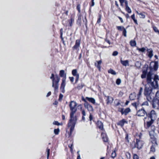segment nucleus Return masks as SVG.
I'll list each match as a JSON object with an SVG mask.
<instances>
[{
    "label": "nucleus",
    "mask_w": 159,
    "mask_h": 159,
    "mask_svg": "<svg viewBox=\"0 0 159 159\" xmlns=\"http://www.w3.org/2000/svg\"><path fill=\"white\" fill-rule=\"evenodd\" d=\"M147 84L145 86L144 94L147 100L151 102L154 98L153 89H157L158 87L159 76L150 72L147 75Z\"/></svg>",
    "instance_id": "nucleus-1"
},
{
    "label": "nucleus",
    "mask_w": 159,
    "mask_h": 159,
    "mask_svg": "<svg viewBox=\"0 0 159 159\" xmlns=\"http://www.w3.org/2000/svg\"><path fill=\"white\" fill-rule=\"evenodd\" d=\"M77 104L75 102L72 101L70 102V110L71 112L70 114V123L72 124V126L70 128V134L71 131L74 129L77 119L75 113L77 110Z\"/></svg>",
    "instance_id": "nucleus-2"
},
{
    "label": "nucleus",
    "mask_w": 159,
    "mask_h": 159,
    "mask_svg": "<svg viewBox=\"0 0 159 159\" xmlns=\"http://www.w3.org/2000/svg\"><path fill=\"white\" fill-rule=\"evenodd\" d=\"M157 118V114L153 110H152L148 115L147 114V117L144 118V121L145 122L146 121L148 127L150 126Z\"/></svg>",
    "instance_id": "nucleus-3"
},
{
    "label": "nucleus",
    "mask_w": 159,
    "mask_h": 159,
    "mask_svg": "<svg viewBox=\"0 0 159 159\" xmlns=\"http://www.w3.org/2000/svg\"><path fill=\"white\" fill-rule=\"evenodd\" d=\"M50 78L52 80V87L54 88L55 93L58 92L59 87L58 83L60 80V77L57 75H54L52 73Z\"/></svg>",
    "instance_id": "nucleus-4"
},
{
    "label": "nucleus",
    "mask_w": 159,
    "mask_h": 159,
    "mask_svg": "<svg viewBox=\"0 0 159 159\" xmlns=\"http://www.w3.org/2000/svg\"><path fill=\"white\" fill-rule=\"evenodd\" d=\"M84 106L85 108L87 109L89 111H93V107L88 102H86L84 103Z\"/></svg>",
    "instance_id": "nucleus-5"
},
{
    "label": "nucleus",
    "mask_w": 159,
    "mask_h": 159,
    "mask_svg": "<svg viewBox=\"0 0 159 159\" xmlns=\"http://www.w3.org/2000/svg\"><path fill=\"white\" fill-rule=\"evenodd\" d=\"M143 144V141L136 139V143L135 145L136 147H137L138 149H140L142 148Z\"/></svg>",
    "instance_id": "nucleus-6"
},
{
    "label": "nucleus",
    "mask_w": 159,
    "mask_h": 159,
    "mask_svg": "<svg viewBox=\"0 0 159 159\" xmlns=\"http://www.w3.org/2000/svg\"><path fill=\"white\" fill-rule=\"evenodd\" d=\"M66 80H65V78H62V81L60 88V89L61 90V92L63 93H64L65 92L64 88L66 85Z\"/></svg>",
    "instance_id": "nucleus-7"
},
{
    "label": "nucleus",
    "mask_w": 159,
    "mask_h": 159,
    "mask_svg": "<svg viewBox=\"0 0 159 159\" xmlns=\"http://www.w3.org/2000/svg\"><path fill=\"white\" fill-rule=\"evenodd\" d=\"M145 114H147L145 111L144 109H141L138 111L137 115L138 116H144Z\"/></svg>",
    "instance_id": "nucleus-8"
},
{
    "label": "nucleus",
    "mask_w": 159,
    "mask_h": 159,
    "mask_svg": "<svg viewBox=\"0 0 159 159\" xmlns=\"http://www.w3.org/2000/svg\"><path fill=\"white\" fill-rule=\"evenodd\" d=\"M72 75L76 76V80L75 83H76L77 82L79 79V75L77 73V70L76 69H74L72 70Z\"/></svg>",
    "instance_id": "nucleus-9"
},
{
    "label": "nucleus",
    "mask_w": 159,
    "mask_h": 159,
    "mask_svg": "<svg viewBox=\"0 0 159 159\" xmlns=\"http://www.w3.org/2000/svg\"><path fill=\"white\" fill-rule=\"evenodd\" d=\"M79 107H80L81 109L82 114V120L84 121H85V118L84 116H86V112L84 109H82V107L81 105H79Z\"/></svg>",
    "instance_id": "nucleus-10"
},
{
    "label": "nucleus",
    "mask_w": 159,
    "mask_h": 159,
    "mask_svg": "<svg viewBox=\"0 0 159 159\" xmlns=\"http://www.w3.org/2000/svg\"><path fill=\"white\" fill-rule=\"evenodd\" d=\"M80 44V41L79 40H77L75 45L73 47L74 49H76L77 51L79 50V47Z\"/></svg>",
    "instance_id": "nucleus-11"
},
{
    "label": "nucleus",
    "mask_w": 159,
    "mask_h": 159,
    "mask_svg": "<svg viewBox=\"0 0 159 159\" xmlns=\"http://www.w3.org/2000/svg\"><path fill=\"white\" fill-rule=\"evenodd\" d=\"M130 111V109L129 108H127L125 109V110H124L123 109H121L120 111L122 114H125V115H126Z\"/></svg>",
    "instance_id": "nucleus-12"
},
{
    "label": "nucleus",
    "mask_w": 159,
    "mask_h": 159,
    "mask_svg": "<svg viewBox=\"0 0 159 159\" xmlns=\"http://www.w3.org/2000/svg\"><path fill=\"white\" fill-rule=\"evenodd\" d=\"M101 137L103 141L104 142H107L108 140L107 138L106 134L104 133V132H103L101 133Z\"/></svg>",
    "instance_id": "nucleus-13"
},
{
    "label": "nucleus",
    "mask_w": 159,
    "mask_h": 159,
    "mask_svg": "<svg viewBox=\"0 0 159 159\" xmlns=\"http://www.w3.org/2000/svg\"><path fill=\"white\" fill-rule=\"evenodd\" d=\"M157 145V144L156 142H155V143H153L152 145L151 146L150 148V151L152 152H154L155 151V148Z\"/></svg>",
    "instance_id": "nucleus-14"
},
{
    "label": "nucleus",
    "mask_w": 159,
    "mask_h": 159,
    "mask_svg": "<svg viewBox=\"0 0 159 159\" xmlns=\"http://www.w3.org/2000/svg\"><path fill=\"white\" fill-rule=\"evenodd\" d=\"M98 127L100 129L102 130L103 129V124L102 122L100 121H98L97 123Z\"/></svg>",
    "instance_id": "nucleus-15"
},
{
    "label": "nucleus",
    "mask_w": 159,
    "mask_h": 159,
    "mask_svg": "<svg viewBox=\"0 0 159 159\" xmlns=\"http://www.w3.org/2000/svg\"><path fill=\"white\" fill-rule=\"evenodd\" d=\"M86 99L87 100L93 103V104H95V100L93 98L86 97Z\"/></svg>",
    "instance_id": "nucleus-16"
},
{
    "label": "nucleus",
    "mask_w": 159,
    "mask_h": 159,
    "mask_svg": "<svg viewBox=\"0 0 159 159\" xmlns=\"http://www.w3.org/2000/svg\"><path fill=\"white\" fill-rule=\"evenodd\" d=\"M59 75L60 77H62L63 78H65L66 80V75L65 73L64 70H61L60 71Z\"/></svg>",
    "instance_id": "nucleus-17"
},
{
    "label": "nucleus",
    "mask_w": 159,
    "mask_h": 159,
    "mask_svg": "<svg viewBox=\"0 0 159 159\" xmlns=\"http://www.w3.org/2000/svg\"><path fill=\"white\" fill-rule=\"evenodd\" d=\"M106 101L107 103V104H111L112 102L113 99L112 97H110L109 96H108L107 97V99Z\"/></svg>",
    "instance_id": "nucleus-18"
},
{
    "label": "nucleus",
    "mask_w": 159,
    "mask_h": 159,
    "mask_svg": "<svg viewBox=\"0 0 159 159\" xmlns=\"http://www.w3.org/2000/svg\"><path fill=\"white\" fill-rule=\"evenodd\" d=\"M125 123H127V122L125 120L123 119L120 121L118 123V125H120L121 127H123Z\"/></svg>",
    "instance_id": "nucleus-19"
},
{
    "label": "nucleus",
    "mask_w": 159,
    "mask_h": 159,
    "mask_svg": "<svg viewBox=\"0 0 159 159\" xmlns=\"http://www.w3.org/2000/svg\"><path fill=\"white\" fill-rule=\"evenodd\" d=\"M147 51L148 53V56L150 58H151L153 56V51L151 49H147Z\"/></svg>",
    "instance_id": "nucleus-20"
},
{
    "label": "nucleus",
    "mask_w": 159,
    "mask_h": 159,
    "mask_svg": "<svg viewBox=\"0 0 159 159\" xmlns=\"http://www.w3.org/2000/svg\"><path fill=\"white\" fill-rule=\"evenodd\" d=\"M152 106L154 108L157 109L159 108V101L156 103V102H153L152 103Z\"/></svg>",
    "instance_id": "nucleus-21"
},
{
    "label": "nucleus",
    "mask_w": 159,
    "mask_h": 159,
    "mask_svg": "<svg viewBox=\"0 0 159 159\" xmlns=\"http://www.w3.org/2000/svg\"><path fill=\"white\" fill-rule=\"evenodd\" d=\"M121 63L124 66H129V61L128 60L122 61L121 59L120 60Z\"/></svg>",
    "instance_id": "nucleus-22"
},
{
    "label": "nucleus",
    "mask_w": 159,
    "mask_h": 159,
    "mask_svg": "<svg viewBox=\"0 0 159 159\" xmlns=\"http://www.w3.org/2000/svg\"><path fill=\"white\" fill-rule=\"evenodd\" d=\"M98 62V64H97L96 63H95V65L97 66V67L100 70L101 66L100 65L101 64L102 61L101 60H100L98 61H97Z\"/></svg>",
    "instance_id": "nucleus-23"
},
{
    "label": "nucleus",
    "mask_w": 159,
    "mask_h": 159,
    "mask_svg": "<svg viewBox=\"0 0 159 159\" xmlns=\"http://www.w3.org/2000/svg\"><path fill=\"white\" fill-rule=\"evenodd\" d=\"M153 68L155 70H156L158 68V62L157 61H155L154 63Z\"/></svg>",
    "instance_id": "nucleus-24"
},
{
    "label": "nucleus",
    "mask_w": 159,
    "mask_h": 159,
    "mask_svg": "<svg viewBox=\"0 0 159 159\" xmlns=\"http://www.w3.org/2000/svg\"><path fill=\"white\" fill-rule=\"evenodd\" d=\"M147 73V71L146 70H144L143 71L142 74L141 75L142 78L143 79L146 78Z\"/></svg>",
    "instance_id": "nucleus-25"
},
{
    "label": "nucleus",
    "mask_w": 159,
    "mask_h": 159,
    "mask_svg": "<svg viewBox=\"0 0 159 159\" xmlns=\"http://www.w3.org/2000/svg\"><path fill=\"white\" fill-rule=\"evenodd\" d=\"M136 97L135 94L134 93H131L129 96V98L131 100H133Z\"/></svg>",
    "instance_id": "nucleus-26"
},
{
    "label": "nucleus",
    "mask_w": 159,
    "mask_h": 159,
    "mask_svg": "<svg viewBox=\"0 0 159 159\" xmlns=\"http://www.w3.org/2000/svg\"><path fill=\"white\" fill-rule=\"evenodd\" d=\"M147 47L145 48H137V50H138L139 52H144L145 50H146V48Z\"/></svg>",
    "instance_id": "nucleus-27"
},
{
    "label": "nucleus",
    "mask_w": 159,
    "mask_h": 159,
    "mask_svg": "<svg viewBox=\"0 0 159 159\" xmlns=\"http://www.w3.org/2000/svg\"><path fill=\"white\" fill-rule=\"evenodd\" d=\"M130 45L132 47L135 46L136 45V42L135 40H132L130 42Z\"/></svg>",
    "instance_id": "nucleus-28"
},
{
    "label": "nucleus",
    "mask_w": 159,
    "mask_h": 159,
    "mask_svg": "<svg viewBox=\"0 0 159 159\" xmlns=\"http://www.w3.org/2000/svg\"><path fill=\"white\" fill-rule=\"evenodd\" d=\"M108 72L109 73L113 75H116V72L112 69H109L108 71Z\"/></svg>",
    "instance_id": "nucleus-29"
},
{
    "label": "nucleus",
    "mask_w": 159,
    "mask_h": 159,
    "mask_svg": "<svg viewBox=\"0 0 159 159\" xmlns=\"http://www.w3.org/2000/svg\"><path fill=\"white\" fill-rule=\"evenodd\" d=\"M143 91V88L142 87L140 88V90L139 93L138 94V98L141 95Z\"/></svg>",
    "instance_id": "nucleus-30"
},
{
    "label": "nucleus",
    "mask_w": 159,
    "mask_h": 159,
    "mask_svg": "<svg viewBox=\"0 0 159 159\" xmlns=\"http://www.w3.org/2000/svg\"><path fill=\"white\" fill-rule=\"evenodd\" d=\"M54 132L56 135H57L60 132V129L59 128L54 129Z\"/></svg>",
    "instance_id": "nucleus-31"
},
{
    "label": "nucleus",
    "mask_w": 159,
    "mask_h": 159,
    "mask_svg": "<svg viewBox=\"0 0 159 159\" xmlns=\"http://www.w3.org/2000/svg\"><path fill=\"white\" fill-rule=\"evenodd\" d=\"M153 29L155 32L159 34V30H158L157 28L155 26H153L152 27Z\"/></svg>",
    "instance_id": "nucleus-32"
},
{
    "label": "nucleus",
    "mask_w": 159,
    "mask_h": 159,
    "mask_svg": "<svg viewBox=\"0 0 159 159\" xmlns=\"http://www.w3.org/2000/svg\"><path fill=\"white\" fill-rule=\"evenodd\" d=\"M53 124L54 125H57L58 126L62 125V123L61 124L60 123H59L58 121H54L53 122Z\"/></svg>",
    "instance_id": "nucleus-33"
},
{
    "label": "nucleus",
    "mask_w": 159,
    "mask_h": 159,
    "mask_svg": "<svg viewBox=\"0 0 159 159\" xmlns=\"http://www.w3.org/2000/svg\"><path fill=\"white\" fill-rule=\"evenodd\" d=\"M155 98L158 101H159V91H157L156 93Z\"/></svg>",
    "instance_id": "nucleus-34"
},
{
    "label": "nucleus",
    "mask_w": 159,
    "mask_h": 159,
    "mask_svg": "<svg viewBox=\"0 0 159 159\" xmlns=\"http://www.w3.org/2000/svg\"><path fill=\"white\" fill-rule=\"evenodd\" d=\"M126 10L129 13H130L131 12V10L129 6L126 7Z\"/></svg>",
    "instance_id": "nucleus-35"
},
{
    "label": "nucleus",
    "mask_w": 159,
    "mask_h": 159,
    "mask_svg": "<svg viewBox=\"0 0 159 159\" xmlns=\"http://www.w3.org/2000/svg\"><path fill=\"white\" fill-rule=\"evenodd\" d=\"M60 37L62 40H63V38L62 37L63 34V29L61 28L60 30Z\"/></svg>",
    "instance_id": "nucleus-36"
},
{
    "label": "nucleus",
    "mask_w": 159,
    "mask_h": 159,
    "mask_svg": "<svg viewBox=\"0 0 159 159\" xmlns=\"http://www.w3.org/2000/svg\"><path fill=\"white\" fill-rule=\"evenodd\" d=\"M123 34L124 35V36L125 37H126V33H127V31L126 29L125 28L124 29V30H123Z\"/></svg>",
    "instance_id": "nucleus-37"
},
{
    "label": "nucleus",
    "mask_w": 159,
    "mask_h": 159,
    "mask_svg": "<svg viewBox=\"0 0 159 159\" xmlns=\"http://www.w3.org/2000/svg\"><path fill=\"white\" fill-rule=\"evenodd\" d=\"M117 28L118 30H123L125 29L123 27L121 26H117Z\"/></svg>",
    "instance_id": "nucleus-38"
},
{
    "label": "nucleus",
    "mask_w": 159,
    "mask_h": 159,
    "mask_svg": "<svg viewBox=\"0 0 159 159\" xmlns=\"http://www.w3.org/2000/svg\"><path fill=\"white\" fill-rule=\"evenodd\" d=\"M121 82V81L120 79H117L116 80V84H117L119 85V84H120Z\"/></svg>",
    "instance_id": "nucleus-39"
},
{
    "label": "nucleus",
    "mask_w": 159,
    "mask_h": 159,
    "mask_svg": "<svg viewBox=\"0 0 159 159\" xmlns=\"http://www.w3.org/2000/svg\"><path fill=\"white\" fill-rule=\"evenodd\" d=\"M116 154L115 151L113 152L111 154V156L112 158H114L116 157Z\"/></svg>",
    "instance_id": "nucleus-40"
},
{
    "label": "nucleus",
    "mask_w": 159,
    "mask_h": 159,
    "mask_svg": "<svg viewBox=\"0 0 159 159\" xmlns=\"http://www.w3.org/2000/svg\"><path fill=\"white\" fill-rule=\"evenodd\" d=\"M132 105L135 108L137 109V107L138 106L139 104L136 103V102H134L132 104Z\"/></svg>",
    "instance_id": "nucleus-41"
},
{
    "label": "nucleus",
    "mask_w": 159,
    "mask_h": 159,
    "mask_svg": "<svg viewBox=\"0 0 159 159\" xmlns=\"http://www.w3.org/2000/svg\"><path fill=\"white\" fill-rule=\"evenodd\" d=\"M76 8H77V9L78 11L79 12H80V4H78Z\"/></svg>",
    "instance_id": "nucleus-42"
},
{
    "label": "nucleus",
    "mask_w": 159,
    "mask_h": 159,
    "mask_svg": "<svg viewBox=\"0 0 159 159\" xmlns=\"http://www.w3.org/2000/svg\"><path fill=\"white\" fill-rule=\"evenodd\" d=\"M126 1V0H119L120 2V5L121 6H123V3L125 2Z\"/></svg>",
    "instance_id": "nucleus-43"
},
{
    "label": "nucleus",
    "mask_w": 159,
    "mask_h": 159,
    "mask_svg": "<svg viewBox=\"0 0 159 159\" xmlns=\"http://www.w3.org/2000/svg\"><path fill=\"white\" fill-rule=\"evenodd\" d=\"M47 158L48 159V157H49V154H50V149H47Z\"/></svg>",
    "instance_id": "nucleus-44"
},
{
    "label": "nucleus",
    "mask_w": 159,
    "mask_h": 159,
    "mask_svg": "<svg viewBox=\"0 0 159 159\" xmlns=\"http://www.w3.org/2000/svg\"><path fill=\"white\" fill-rule=\"evenodd\" d=\"M99 18L98 19L97 21V23H99L101 22V15H99Z\"/></svg>",
    "instance_id": "nucleus-45"
},
{
    "label": "nucleus",
    "mask_w": 159,
    "mask_h": 159,
    "mask_svg": "<svg viewBox=\"0 0 159 159\" xmlns=\"http://www.w3.org/2000/svg\"><path fill=\"white\" fill-rule=\"evenodd\" d=\"M134 159H139L138 156L136 154H134L133 156Z\"/></svg>",
    "instance_id": "nucleus-46"
},
{
    "label": "nucleus",
    "mask_w": 159,
    "mask_h": 159,
    "mask_svg": "<svg viewBox=\"0 0 159 159\" xmlns=\"http://www.w3.org/2000/svg\"><path fill=\"white\" fill-rule=\"evenodd\" d=\"M148 103L147 101H145L143 102L142 104V105H146L148 106Z\"/></svg>",
    "instance_id": "nucleus-47"
},
{
    "label": "nucleus",
    "mask_w": 159,
    "mask_h": 159,
    "mask_svg": "<svg viewBox=\"0 0 159 159\" xmlns=\"http://www.w3.org/2000/svg\"><path fill=\"white\" fill-rule=\"evenodd\" d=\"M139 16H140V17L143 18H144L145 17V15L142 13H140V14Z\"/></svg>",
    "instance_id": "nucleus-48"
},
{
    "label": "nucleus",
    "mask_w": 159,
    "mask_h": 159,
    "mask_svg": "<svg viewBox=\"0 0 159 159\" xmlns=\"http://www.w3.org/2000/svg\"><path fill=\"white\" fill-rule=\"evenodd\" d=\"M118 54V52L117 51H114L112 54V55L114 56H116Z\"/></svg>",
    "instance_id": "nucleus-49"
},
{
    "label": "nucleus",
    "mask_w": 159,
    "mask_h": 159,
    "mask_svg": "<svg viewBox=\"0 0 159 159\" xmlns=\"http://www.w3.org/2000/svg\"><path fill=\"white\" fill-rule=\"evenodd\" d=\"M89 120L91 121L93 119V116L91 113H90V115L89 116Z\"/></svg>",
    "instance_id": "nucleus-50"
},
{
    "label": "nucleus",
    "mask_w": 159,
    "mask_h": 159,
    "mask_svg": "<svg viewBox=\"0 0 159 159\" xmlns=\"http://www.w3.org/2000/svg\"><path fill=\"white\" fill-rule=\"evenodd\" d=\"M70 21L71 23H70V26L71 25V24H72L74 22V19L73 18H71L70 20Z\"/></svg>",
    "instance_id": "nucleus-51"
},
{
    "label": "nucleus",
    "mask_w": 159,
    "mask_h": 159,
    "mask_svg": "<svg viewBox=\"0 0 159 159\" xmlns=\"http://www.w3.org/2000/svg\"><path fill=\"white\" fill-rule=\"evenodd\" d=\"M82 100L84 102H85V103H86V102H88L87 101H86V100H86V98H84L83 97H82Z\"/></svg>",
    "instance_id": "nucleus-52"
},
{
    "label": "nucleus",
    "mask_w": 159,
    "mask_h": 159,
    "mask_svg": "<svg viewBox=\"0 0 159 159\" xmlns=\"http://www.w3.org/2000/svg\"><path fill=\"white\" fill-rule=\"evenodd\" d=\"M51 94V91H49L48 93L47 94V95H46V97H49V96H50Z\"/></svg>",
    "instance_id": "nucleus-53"
},
{
    "label": "nucleus",
    "mask_w": 159,
    "mask_h": 159,
    "mask_svg": "<svg viewBox=\"0 0 159 159\" xmlns=\"http://www.w3.org/2000/svg\"><path fill=\"white\" fill-rule=\"evenodd\" d=\"M92 0V3H91V6L93 7L94 5V0Z\"/></svg>",
    "instance_id": "nucleus-54"
},
{
    "label": "nucleus",
    "mask_w": 159,
    "mask_h": 159,
    "mask_svg": "<svg viewBox=\"0 0 159 159\" xmlns=\"http://www.w3.org/2000/svg\"><path fill=\"white\" fill-rule=\"evenodd\" d=\"M124 2L125 4V7L128 6V2L126 0Z\"/></svg>",
    "instance_id": "nucleus-55"
},
{
    "label": "nucleus",
    "mask_w": 159,
    "mask_h": 159,
    "mask_svg": "<svg viewBox=\"0 0 159 159\" xmlns=\"http://www.w3.org/2000/svg\"><path fill=\"white\" fill-rule=\"evenodd\" d=\"M131 18L133 20L134 19H135V15L134 14H133L131 16Z\"/></svg>",
    "instance_id": "nucleus-56"
},
{
    "label": "nucleus",
    "mask_w": 159,
    "mask_h": 159,
    "mask_svg": "<svg viewBox=\"0 0 159 159\" xmlns=\"http://www.w3.org/2000/svg\"><path fill=\"white\" fill-rule=\"evenodd\" d=\"M58 103V102L57 101H55L53 103L54 105H57Z\"/></svg>",
    "instance_id": "nucleus-57"
},
{
    "label": "nucleus",
    "mask_w": 159,
    "mask_h": 159,
    "mask_svg": "<svg viewBox=\"0 0 159 159\" xmlns=\"http://www.w3.org/2000/svg\"><path fill=\"white\" fill-rule=\"evenodd\" d=\"M63 97V95L61 94H60L59 95V99H62Z\"/></svg>",
    "instance_id": "nucleus-58"
},
{
    "label": "nucleus",
    "mask_w": 159,
    "mask_h": 159,
    "mask_svg": "<svg viewBox=\"0 0 159 159\" xmlns=\"http://www.w3.org/2000/svg\"><path fill=\"white\" fill-rule=\"evenodd\" d=\"M115 5L117 6V7L119 8V5L118 4L117 1H115Z\"/></svg>",
    "instance_id": "nucleus-59"
},
{
    "label": "nucleus",
    "mask_w": 159,
    "mask_h": 159,
    "mask_svg": "<svg viewBox=\"0 0 159 159\" xmlns=\"http://www.w3.org/2000/svg\"><path fill=\"white\" fill-rule=\"evenodd\" d=\"M74 80V77H70V81L71 82H73Z\"/></svg>",
    "instance_id": "nucleus-60"
},
{
    "label": "nucleus",
    "mask_w": 159,
    "mask_h": 159,
    "mask_svg": "<svg viewBox=\"0 0 159 159\" xmlns=\"http://www.w3.org/2000/svg\"><path fill=\"white\" fill-rule=\"evenodd\" d=\"M105 41L107 42L109 44H111L110 41L109 40L106 39L105 40Z\"/></svg>",
    "instance_id": "nucleus-61"
},
{
    "label": "nucleus",
    "mask_w": 159,
    "mask_h": 159,
    "mask_svg": "<svg viewBox=\"0 0 159 159\" xmlns=\"http://www.w3.org/2000/svg\"><path fill=\"white\" fill-rule=\"evenodd\" d=\"M62 120H64L65 119V116L63 115H62Z\"/></svg>",
    "instance_id": "nucleus-62"
},
{
    "label": "nucleus",
    "mask_w": 159,
    "mask_h": 159,
    "mask_svg": "<svg viewBox=\"0 0 159 159\" xmlns=\"http://www.w3.org/2000/svg\"><path fill=\"white\" fill-rule=\"evenodd\" d=\"M119 19L120 20L121 23L123 22V20L122 19V18H121L120 17H119Z\"/></svg>",
    "instance_id": "nucleus-63"
},
{
    "label": "nucleus",
    "mask_w": 159,
    "mask_h": 159,
    "mask_svg": "<svg viewBox=\"0 0 159 159\" xmlns=\"http://www.w3.org/2000/svg\"><path fill=\"white\" fill-rule=\"evenodd\" d=\"M133 20L134 22L136 24H137L138 23H137V20H136L135 19H134V20Z\"/></svg>",
    "instance_id": "nucleus-64"
}]
</instances>
